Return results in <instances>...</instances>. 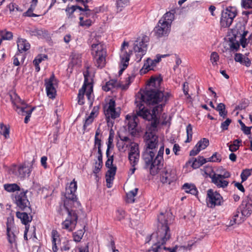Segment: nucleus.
Here are the masks:
<instances>
[{"instance_id":"f257e3e1","label":"nucleus","mask_w":252,"mask_h":252,"mask_svg":"<svg viewBox=\"0 0 252 252\" xmlns=\"http://www.w3.org/2000/svg\"><path fill=\"white\" fill-rule=\"evenodd\" d=\"M143 109L144 107L141 105L137 114L142 116L145 120L151 121V123L147 126V130L143 137L145 144L142 158L145 162V168L149 170L152 175H156L163 166V155L164 150V145L162 144L156 156L158 145V136L156 134L159 124L158 119L156 114L158 108L154 107L152 113Z\"/></svg>"},{"instance_id":"f03ea898","label":"nucleus","mask_w":252,"mask_h":252,"mask_svg":"<svg viewBox=\"0 0 252 252\" xmlns=\"http://www.w3.org/2000/svg\"><path fill=\"white\" fill-rule=\"evenodd\" d=\"M171 96V94L169 92H162L158 89L152 88H147L146 90L141 94L140 97L136 98L135 103L136 104V114L132 115H127L126 116V123L127 124V127L129 132L132 136H135L137 133L136 126L138 122V117L142 116L137 114L138 111L139 110V107L141 105L144 107L143 110H147L150 112V111L146 108L143 103H146L149 105H154L161 102V104L156 106L161 110L164 106L165 103L168 101L169 98Z\"/></svg>"},{"instance_id":"7ed1b4c3","label":"nucleus","mask_w":252,"mask_h":252,"mask_svg":"<svg viewBox=\"0 0 252 252\" xmlns=\"http://www.w3.org/2000/svg\"><path fill=\"white\" fill-rule=\"evenodd\" d=\"M172 216L169 213H160L158 216V230L151 235V238H156L157 242L148 252H160L166 247L162 246L171 237L169 225L171 223Z\"/></svg>"},{"instance_id":"20e7f679","label":"nucleus","mask_w":252,"mask_h":252,"mask_svg":"<svg viewBox=\"0 0 252 252\" xmlns=\"http://www.w3.org/2000/svg\"><path fill=\"white\" fill-rule=\"evenodd\" d=\"M174 13L170 11L166 12L159 20L157 26L154 28L155 35L158 37L167 36L171 30V25L174 19Z\"/></svg>"},{"instance_id":"39448f33","label":"nucleus","mask_w":252,"mask_h":252,"mask_svg":"<svg viewBox=\"0 0 252 252\" xmlns=\"http://www.w3.org/2000/svg\"><path fill=\"white\" fill-rule=\"evenodd\" d=\"M77 188V182L74 179L70 183L68 188H66L64 194L63 206H73V207L80 209L81 203L78 201L75 194Z\"/></svg>"},{"instance_id":"423d86ee","label":"nucleus","mask_w":252,"mask_h":252,"mask_svg":"<svg viewBox=\"0 0 252 252\" xmlns=\"http://www.w3.org/2000/svg\"><path fill=\"white\" fill-rule=\"evenodd\" d=\"M92 54L95 60V65L97 67L102 68L105 64L106 51L103 44L98 43L92 45Z\"/></svg>"},{"instance_id":"0eeeda50","label":"nucleus","mask_w":252,"mask_h":252,"mask_svg":"<svg viewBox=\"0 0 252 252\" xmlns=\"http://www.w3.org/2000/svg\"><path fill=\"white\" fill-rule=\"evenodd\" d=\"M67 212L68 216L62 223V227L69 231H72L76 226L78 220V216L76 210L73 206H64ZM75 209H76L75 208Z\"/></svg>"},{"instance_id":"6e6552de","label":"nucleus","mask_w":252,"mask_h":252,"mask_svg":"<svg viewBox=\"0 0 252 252\" xmlns=\"http://www.w3.org/2000/svg\"><path fill=\"white\" fill-rule=\"evenodd\" d=\"M177 178V171L173 166H166L160 173V180L162 184L170 185Z\"/></svg>"},{"instance_id":"1a4fd4ad","label":"nucleus","mask_w":252,"mask_h":252,"mask_svg":"<svg viewBox=\"0 0 252 252\" xmlns=\"http://www.w3.org/2000/svg\"><path fill=\"white\" fill-rule=\"evenodd\" d=\"M206 201L208 207L214 208L216 206L221 205L223 200L219 192L211 189L207 190Z\"/></svg>"},{"instance_id":"9d476101","label":"nucleus","mask_w":252,"mask_h":252,"mask_svg":"<svg viewBox=\"0 0 252 252\" xmlns=\"http://www.w3.org/2000/svg\"><path fill=\"white\" fill-rule=\"evenodd\" d=\"M108 159L105 162V166L109 170L106 173V182L107 183V187L110 188L112 187V182L114 179V176L116 173L117 167L113 164L114 157L113 156H109L107 157Z\"/></svg>"},{"instance_id":"9b49d317","label":"nucleus","mask_w":252,"mask_h":252,"mask_svg":"<svg viewBox=\"0 0 252 252\" xmlns=\"http://www.w3.org/2000/svg\"><path fill=\"white\" fill-rule=\"evenodd\" d=\"M26 191H22L15 195V202L20 209L28 212H32L30 203L26 195Z\"/></svg>"},{"instance_id":"f8f14e48","label":"nucleus","mask_w":252,"mask_h":252,"mask_svg":"<svg viewBox=\"0 0 252 252\" xmlns=\"http://www.w3.org/2000/svg\"><path fill=\"white\" fill-rule=\"evenodd\" d=\"M45 85L47 96L50 98H55L57 94L56 87L57 85V80L53 74L49 79H45Z\"/></svg>"},{"instance_id":"ddd939ff","label":"nucleus","mask_w":252,"mask_h":252,"mask_svg":"<svg viewBox=\"0 0 252 252\" xmlns=\"http://www.w3.org/2000/svg\"><path fill=\"white\" fill-rule=\"evenodd\" d=\"M145 38L142 39L140 41H136L134 43L133 49L136 53L137 62H140L142 57L146 54L147 50V41Z\"/></svg>"},{"instance_id":"4468645a","label":"nucleus","mask_w":252,"mask_h":252,"mask_svg":"<svg viewBox=\"0 0 252 252\" xmlns=\"http://www.w3.org/2000/svg\"><path fill=\"white\" fill-rule=\"evenodd\" d=\"M10 97L13 108L18 114H23L24 109H28V105L16 94L10 95Z\"/></svg>"},{"instance_id":"2eb2a0df","label":"nucleus","mask_w":252,"mask_h":252,"mask_svg":"<svg viewBox=\"0 0 252 252\" xmlns=\"http://www.w3.org/2000/svg\"><path fill=\"white\" fill-rule=\"evenodd\" d=\"M236 15L235 10L232 11L227 9L225 12H223L220 21L221 27L224 28L229 27Z\"/></svg>"},{"instance_id":"dca6fc26","label":"nucleus","mask_w":252,"mask_h":252,"mask_svg":"<svg viewBox=\"0 0 252 252\" xmlns=\"http://www.w3.org/2000/svg\"><path fill=\"white\" fill-rule=\"evenodd\" d=\"M115 106V100L111 99L108 104L104 107V114L107 118L115 119L119 117L120 114L116 111Z\"/></svg>"},{"instance_id":"f3484780","label":"nucleus","mask_w":252,"mask_h":252,"mask_svg":"<svg viewBox=\"0 0 252 252\" xmlns=\"http://www.w3.org/2000/svg\"><path fill=\"white\" fill-rule=\"evenodd\" d=\"M161 56H160L159 55H157L156 58L154 60H152L150 58L147 59L143 67L140 70V74H145L150 70H154L157 64L161 61Z\"/></svg>"},{"instance_id":"a211bd4d","label":"nucleus","mask_w":252,"mask_h":252,"mask_svg":"<svg viewBox=\"0 0 252 252\" xmlns=\"http://www.w3.org/2000/svg\"><path fill=\"white\" fill-rule=\"evenodd\" d=\"M32 165H27L26 162L20 165L18 168L16 175L20 179H24L26 176H29L32 171Z\"/></svg>"},{"instance_id":"6ab92c4d","label":"nucleus","mask_w":252,"mask_h":252,"mask_svg":"<svg viewBox=\"0 0 252 252\" xmlns=\"http://www.w3.org/2000/svg\"><path fill=\"white\" fill-rule=\"evenodd\" d=\"M212 182L218 188H225L227 187L228 182L222 178L220 174L214 173L211 177Z\"/></svg>"},{"instance_id":"aec40b11","label":"nucleus","mask_w":252,"mask_h":252,"mask_svg":"<svg viewBox=\"0 0 252 252\" xmlns=\"http://www.w3.org/2000/svg\"><path fill=\"white\" fill-rule=\"evenodd\" d=\"M52 234V250L54 252H57L60 248L62 238H60L58 232L56 230H53Z\"/></svg>"},{"instance_id":"412c9836","label":"nucleus","mask_w":252,"mask_h":252,"mask_svg":"<svg viewBox=\"0 0 252 252\" xmlns=\"http://www.w3.org/2000/svg\"><path fill=\"white\" fill-rule=\"evenodd\" d=\"M29 32L32 36H36L40 38H46L49 36L48 32L43 29H30Z\"/></svg>"},{"instance_id":"4be33fe9","label":"nucleus","mask_w":252,"mask_h":252,"mask_svg":"<svg viewBox=\"0 0 252 252\" xmlns=\"http://www.w3.org/2000/svg\"><path fill=\"white\" fill-rule=\"evenodd\" d=\"M31 212H28L25 211V212H17L16 214V217L20 219L22 223L25 225L28 224L32 220V216H29Z\"/></svg>"},{"instance_id":"5701e85b","label":"nucleus","mask_w":252,"mask_h":252,"mask_svg":"<svg viewBox=\"0 0 252 252\" xmlns=\"http://www.w3.org/2000/svg\"><path fill=\"white\" fill-rule=\"evenodd\" d=\"M87 87V78L85 76V81L82 88L79 90L77 99L78 103L79 105H83L85 103L84 95L86 91Z\"/></svg>"},{"instance_id":"b1692460","label":"nucleus","mask_w":252,"mask_h":252,"mask_svg":"<svg viewBox=\"0 0 252 252\" xmlns=\"http://www.w3.org/2000/svg\"><path fill=\"white\" fill-rule=\"evenodd\" d=\"M18 51L22 53L28 51L30 48V44L27 40L19 38L17 41Z\"/></svg>"},{"instance_id":"393cba45","label":"nucleus","mask_w":252,"mask_h":252,"mask_svg":"<svg viewBox=\"0 0 252 252\" xmlns=\"http://www.w3.org/2000/svg\"><path fill=\"white\" fill-rule=\"evenodd\" d=\"M120 84L116 80H110L106 82L105 85L102 87L103 90L105 92H108L115 88L120 87Z\"/></svg>"},{"instance_id":"a878e982","label":"nucleus","mask_w":252,"mask_h":252,"mask_svg":"<svg viewBox=\"0 0 252 252\" xmlns=\"http://www.w3.org/2000/svg\"><path fill=\"white\" fill-rule=\"evenodd\" d=\"M240 211L242 216L248 217L252 213V206L247 204L243 206L242 204L240 207Z\"/></svg>"},{"instance_id":"bb28decb","label":"nucleus","mask_w":252,"mask_h":252,"mask_svg":"<svg viewBox=\"0 0 252 252\" xmlns=\"http://www.w3.org/2000/svg\"><path fill=\"white\" fill-rule=\"evenodd\" d=\"M47 59V55L45 54H39L37 55L33 61V63L35 66V70L36 72H39L40 68L39 64L43 61Z\"/></svg>"},{"instance_id":"cd10ccee","label":"nucleus","mask_w":252,"mask_h":252,"mask_svg":"<svg viewBox=\"0 0 252 252\" xmlns=\"http://www.w3.org/2000/svg\"><path fill=\"white\" fill-rule=\"evenodd\" d=\"M128 46V43L126 41H124L122 45L121 48V54H120V58L123 60H125V61H129L130 59V54L129 53L127 52L125 50V47L126 46Z\"/></svg>"},{"instance_id":"c85d7f7f","label":"nucleus","mask_w":252,"mask_h":252,"mask_svg":"<svg viewBox=\"0 0 252 252\" xmlns=\"http://www.w3.org/2000/svg\"><path fill=\"white\" fill-rule=\"evenodd\" d=\"M183 189L187 193H190L192 195H196L197 190L194 185L186 183L183 186Z\"/></svg>"},{"instance_id":"c756f323","label":"nucleus","mask_w":252,"mask_h":252,"mask_svg":"<svg viewBox=\"0 0 252 252\" xmlns=\"http://www.w3.org/2000/svg\"><path fill=\"white\" fill-rule=\"evenodd\" d=\"M93 92V85L90 83H88V81L87 80L86 91L85 94H86V95L87 96L88 99L91 105H92L93 104L92 100L93 99V98L92 97V96Z\"/></svg>"},{"instance_id":"7c9ffc66","label":"nucleus","mask_w":252,"mask_h":252,"mask_svg":"<svg viewBox=\"0 0 252 252\" xmlns=\"http://www.w3.org/2000/svg\"><path fill=\"white\" fill-rule=\"evenodd\" d=\"M60 249L62 251H68L71 247V240H67L65 238H62Z\"/></svg>"},{"instance_id":"2f4dec72","label":"nucleus","mask_w":252,"mask_h":252,"mask_svg":"<svg viewBox=\"0 0 252 252\" xmlns=\"http://www.w3.org/2000/svg\"><path fill=\"white\" fill-rule=\"evenodd\" d=\"M139 157V153H132V154H128V159L130 161V164L132 167H135V166L138 164Z\"/></svg>"},{"instance_id":"473e14b6","label":"nucleus","mask_w":252,"mask_h":252,"mask_svg":"<svg viewBox=\"0 0 252 252\" xmlns=\"http://www.w3.org/2000/svg\"><path fill=\"white\" fill-rule=\"evenodd\" d=\"M70 58L71 61V63L73 65L78 64L81 63V54L78 53L72 52L70 56Z\"/></svg>"},{"instance_id":"72a5a7b5","label":"nucleus","mask_w":252,"mask_h":252,"mask_svg":"<svg viewBox=\"0 0 252 252\" xmlns=\"http://www.w3.org/2000/svg\"><path fill=\"white\" fill-rule=\"evenodd\" d=\"M0 134L2 135L5 139H8L9 137L10 128L8 126L5 125L3 123L0 124Z\"/></svg>"},{"instance_id":"f704fd0d","label":"nucleus","mask_w":252,"mask_h":252,"mask_svg":"<svg viewBox=\"0 0 252 252\" xmlns=\"http://www.w3.org/2000/svg\"><path fill=\"white\" fill-rule=\"evenodd\" d=\"M215 109L217 111H219L220 117H222L223 118L226 117L227 112L225 111V106L223 103H219Z\"/></svg>"},{"instance_id":"c9c22d12","label":"nucleus","mask_w":252,"mask_h":252,"mask_svg":"<svg viewBox=\"0 0 252 252\" xmlns=\"http://www.w3.org/2000/svg\"><path fill=\"white\" fill-rule=\"evenodd\" d=\"M85 230H84L83 229H80L75 232H73L72 234L73 240L76 242H80L81 239H82Z\"/></svg>"},{"instance_id":"e433bc0d","label":"nucleus","mask_w":252,"mask_h":252,"mask_svg":"<svg viewBox=\"0 0 252 252\" xmlns=\"http://www.w3.org/2000/svg\"><path fill=\"white\" fill-rule=\"evenodd\" d=\"M209 144V140L207 138H204L199 141L195 146L201 151V150L205 149L208 146Z\"/></svg>"},{"instance_id":"4c0bfd02","label":"nucleus","mask_w":252,"mask_h":252,"mask_svg":"<svg viewBox=\"0 0 252 252\" xmlns=\"http://www.w3.org/2000/svg\"><path fill=\"white\" fill-rule=\"evenodd\" d=\"M138 190L137 188H135L126 193L127 202L133 203L134 202V197L137 194Z\"/></svg>"},{"instance_id":"58836bf2","label":"nucleus","mask_w":252,"mask_h":252,"mask_svg":"<svg viewBox=\"0 0 252 252\" xmlns=\"http://www.w3.org/2000/svg\"><path fill=\"white\" fill-rule=\"evenodd\" d=\"M162 79L158 77H151L148 83L149 87L159 86Z\"/></svg>"},{"instance_id":"ea45409f","label":"nucleus","mask_w":252,"mask_h":252,"mask_svg":"<svg viewBox=\"0 0 252 252\" xmlns=\"http://www.w3.org/2000/svg\"><path fill=\"white\" fill-rule=\"evenodd\" d=\"M35 107H32V108L29 109V107L28 109H24V112H23V114H20L22 115H26V117L25 118L24 122L26 124H27L31 116V114L32 112V111L34 110Z\"/></svg>"},{"instance_id":"a19ab883","label":"nucleus","mask_w":252,"mask_h":252,"mask_svg":"<svg viewBox=\"0 0 252 252\" xmlns=\"http://www.w3.org/2000/svg\"><path fill=\"white\" fill-rule=\"evenodd\" d=\"M5 190L8 192H14L16 190H20V187L16 184H5L4 185Z\"/></svg>"},{"instance_id":"79ce46f5","label":"nucleus","mask_w":252,"mask_h":252,"mask_svg":"<svg viewBox=\"0 0 252 252\" xmlns=\"http://www.w3.org/2000/svg\"><path fill=\"white\" fill-rule=\"evenodd\" d=\"M117 10L121 11L122 8L127 5L129 0H115Z\"/></svg>"},{"instance_id":"37998d69","label":"nucleus","mask_w":252,"mask_h":252,"mask_svg":"<svg viewBox=\"0 0 252 252\" xmlns=\"http://www.w3.org/2000/svg\"><path fill=\"white\" fill-rule=\"evenodd\" d=\"M252 168L251 169H244L241 174V178L242 182H244L247 180L248 177L252 174Z\"/></svg>"},{"instance_id":"c03bdc74","label":"nucleus","mask_w":252,"mask_h":252,"mask_svg":"<svg viewBox=\"0 0 252 252\" xmlns=\"http://www.w3.org/2000/svg\"><path fill=\"white\" fill-rule=\"evenodd\" d=\"M186 132L187 138L185 142H190L192 140V136L193 134L192 126L191 124H189L186 127Z\"/></svg>"},{"instance_id":"a18cd8bd","label":"nucleus","mask_w":252,"mask_h":252,"mask_svg":"<svg viewBox=\"0 0 252 252\" xmlns=\"http://www.w3.org/2000/svg\"><path fill=\"white\" fill-rule=\"evenodd\" d=\"M221 160V156L217 152H215L210 158H208V161L209 162H220Z\"/></svg>"},{"instance_id":"49530a36","label":"nucleus","mask_w":252,"mask_h":252,"mask_svg":"<svg viewBox=\"0 0 252 252\" xmlns=\"http://www.w3.org/2000/svg\"><path fill=\"white\" fill-rule=\"evenodd\" d=\"M187 164L191 165L192 168L194 169H196L202 166L201 164L199 163V161L197 158H191L190 159L188 162Z\"/></svg>"},{"instance_id":"de8ad7c7","label":"nucleus","mask_w":252,"mask_h":252,"mask_svg":"<svg viewBox=\"0 0 252 252\" xmlns=\"http://www.w3.org/2000/svg\"><path fill=\"white\" fill-rule=\"evenodd\" d=\"M78 9L80 11L84 12V8H82V7H80L79 6H75L72 5L71 7L67 6L65 9L66 12H69V10H71V13L69 14V18H72V14L74 12V11L77 9Z\"/></svg>"},{"instance_id":"09e8293b","label":"nucleus","mask_w":252,"mask_h":252,"mask_svg":"<svg viewBox=\"0 0 252 252\" xmlns=\"http://www.w3.org/2000/svg\"><path fill=\"white\" fill-rule=\"evenodd\" d=\"M240 212V211L239 210V209H238L236 212L235 213L233 217V223L234 222L237 223V224H240L244 221V219L239 216Z\"/></svg>"},{"instance_id":"8fccbe9b","label":"nucleus","mask_w":252,"mask_h":252,"mask_svg":"<svg viewBox=\"0 0 252 252\" xmlns=\"http://www.w3.org/2000/svg\"><path fill=\"white\" fill-rule=\"evenodd\" d=\"M80 22L79 25L82 27H89L92 24V21L90 19H87L86 20H84L83 17L80 16L79 17Z\"/></svg>"},{"instance_id":"3c124183","label":"nucleus","mask_w":252,"mask_h":252,"mask_svg":"<svg viewBox=\"0 0 252 252\" xmlns=\"http://www.w3.org/2000/svg\"><path fill=\"white\" fill-rule=\"evenodd\" d=\"M220 57L219 54L216 52H213L210 56V61L215 66L217 65V62L219 60Z\"/></svg>"},{"instance_id":"603ef678","label":"nucleus","mask_w":252,"mask_h":252,"mask_svg":"<svg viewBox=\"0 0 252 252\" xmlns=\"http://www.w3.org/2000/svg\"><path fill=\"white\" fill-rule=\"evenodd\" d=\"M238 122L239 124L241 126V130L243 131V132L246 134L249 135L251 133V128L252 126L248 127L245 126L244 123L242 122V121L240 120L238 121Z\"/></svg>"},{"instance_id":"864d4df0","label":"nucleus","mask_w":252,"mask_h":252,"mask_svg":"<svg viewBox=\"0 0 252 252\" xmlns=\"http://www.w3.org/2000/svg\"><path fill=\"white\" fill-rule=\"evenodd\" d=\"M7 231V236L9 243L11 244L14 243L15 242V234L10 232V230H9V228L6 229Z\"/></svg>"},{"instance_id":"5fc2aeb1","label":"nucleus","mask_w":252,"mask_h":252,"mask_svg":"<svg viewBox=\"0 0 252 252\" xmlns=\"http://www.w3.org/2000/svg\"><path fill=\"white\" fill-rule=\"evenodd\" d=\"M125 212L122 209H118L116 211V217L118 220L121 221L125 219Z\"/></svg>"},{"instance_id":"6e6d98bb","label":"nucleus","mask_w":252,"mask_h":252,"mask_svg":"<svg viewBox=\"0 0 252 252\" xmlns=\"http://www.w3.org/2000/svg\"><path fill=\"white\" fill-rule=\"evenodd\" d=\"M1 36L4 40H10L13 37V33L10 32L4 31L1 32Z\"/></svg>"},{"instance_id":"4d7b16f0","label":"nucleus","mask_w":252,"mask_h":252,"mask_svg":"<svg viewBox=\"0 0 252 252\" xmlns=\"http://www.w3.org/2000/svg\"><path fill=\"white\" fill-rule=\"evenodd\" d=\"M241 5L245 9L252 8V0H241Z\"/></svg>"},{"instance_id":"13d9d810","label":"nucleus","mask_w":252,"mask_h":252,"mask_svg":"<svg viewBox=\"0 0 252 252\" xmlns=\"http://www.w3.org/2000/svg\"><path fill=\"white\" fill-rule=\"evenodd\" d=\"M103 164H100L96 161L95 163L94 167L93 169V173L95 174L96 177H97V174L100 171L102 167Z\"/></svg>"},{"instance_id":"bf43d9fd","label":"nucleus","mask_w":252,"mask_h":252,"mask_svg":"<svg viewBox=\"0 0 252 252\" xmlns=\"http://www.w3.org/2000/svg\"><path fill=\"white\" fill-rule=\"evenodd\" d=\"M35 8H33L32 7H30V8L28 9V10L24 13V15L28 17H38L40 15H37L33 13V11Z\"/></svg>"},{"instance_id":"052dcab7","label":"nucleus","mask_w":252,"mask_h":252,"mask_svg":"<svg viewBox=\"0 0 252 252\" xmlns=\"http://www.w3.org/2000/svg\"><path fill=\"white\" fill-rule=\"evenodd\" d=\"M231 123V120L227 118L225 121L223 122L221 124L220 127L223 130H226L228 129V127L230 124Z\"/></svg>"},{"instance_id":"680f3d73","label":"nucleus","mask_w":252,"mask_h":252,"mask_svg":"<svg viewBox=\"0 0 252 252\" xmlns=\"http://www.w3.org/2000/svg\"><path fill=\"white\" fill-rule=\"evenodd\" d=\"M88 7V5H85V7H84V13H83V14L86 17H91L92 18H94V16H93V14H92V10L89 9Z\"/></svg>"},{"instance_id":"e2e57ef3","label":"nucleus","mask_w":252,"mask_h":252,"mask_svg":"<svg viewBox=\"0 0 252 252\" xmlns=\"http://www.w3.org/2000/svg\"><path fill=\"white\" fill-rule=\"evenodd\" d=\"M94 118L93 117L89 116L87 117L85 121V123L83 126L84 129H85L89 125L91 124L94 121Z\"/></svg>"},{"instance_id":"0e129e2a","label":"nucleus","mask_w":252,"mask_h":252,"mask_svg":"<svg viewBox=\"0 0 252 252\" xmlns=\"http://www.w3.org/2000/svg\"><path fill=\"white\" fill-rule=\"evenodd\" d=\"M251 205L252 206V194H249L247 196V198L244 200L242 202V205Z\"/></svg>"},{"instance_id":"69168bd1","label":"nucleus","mask_w":252,"mask_h":252,"mask_svg":"<svg viewBox=\"0 0 252 252\" xmlns=\"http://www.w3.org/2000/svg\"><path fill=\"white\" fill-rule=\"evenodd\" d=\"M132 153H139L138 145L136 143H134L133 145L131 146L130 152L128 154H132Z\"/></svg>"},{"instance_id":"338daca9","label":"nucleus","mask_w":252,"mask_h":252,"mask_svg":"<svg viewBox=\"0 0 252 252\" xmlns=\"http://www.w3.org/2000/svg\"><path fill=\"white\" fill-rule=\"evenodd\" d=\"M244 57L245 56L241 53H236L235 55L234 60L235 62H239L241 63Z\"/></svg>"},{"instance_id":"774afa93","label":"nucleus","mask_w":252,"mask_h":252,"mask_svg":"<svg viewBox=\"0 0 252 252\" xmlns=\"http://www.w3.org/2000/svg\"><path fill=\"white\" fill-rule=\"evenodd\" d=\"M134 76H129L127 78H126V85L125 86H123L122 87V89H124V90H126L128 86L129 85V84L131 83V82L133 81V80L134 79Z\"/></svg>"}]
</instances>
